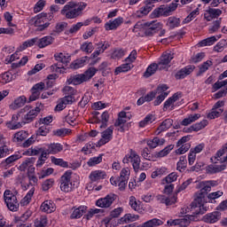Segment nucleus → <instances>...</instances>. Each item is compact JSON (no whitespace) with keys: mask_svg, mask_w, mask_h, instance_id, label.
<instances>
[{"mask_svg":"<svg viewBox=\"0 0 227 227\" xmlns=\"http://www.w3.org/2000/svg\"><path fill=\"white\" fill-rule=\"evenodd\" d=\"M89 178L92 183L100 182V180L107 178V174L104 170H94L90 174Z\"/></svg>","mask_w":227,"mask_h":227,"instance_id":"22","label":"nucleus"},{"mask_svg":"<svg viewBox=\"0 0 227 227\" xmlns=\"http://www.w3.org/2000/svg\"><path fill=\"white\" fill-rule=\"evenodd\" d=\"M60 191L62 192H72L75 189V183L72 181V170H67L60 177Z\"/></svg>","mask_w":227,"mask_h":227,"instance_id":"3","label":"nucleus"},{"mask_svg":"<svg viewBox=\"0 0 227 227\" xmlns=\"http://www.w3.org/2000/svg\"><path fill=\"white\" fill-rule=\"evenodd\" d=\"M40 107H35V109H31V106H25L24 108L20 110V114H21V120H23L24 125L26 123H31L38 116L40 113Z\"/></svg>","mask_w":227,"mask_h":227,"instance_id":"4","label":"nucleus"},{"mask_svg":"<svg viewBox=\"0 0 227 227\" xmlns=\"http://www.w3.org/2000/svg\"><path fill=\"white\" fill-rule=\"evenodd\" d=\"M47 226V216H41L39 219L35 221V227H46Z\"/></svg>","mask_w":227,"mask_h":227,"instance_id":"64","label":"nucleus"},{"mask_svg":"<svg viewBox=\"0 0 227 227\" xmlns=\"http://www.w3.org/2000/svg\"><path fill=\"white\" fill-rule=\"evenodd\" d=\"M123 164H129V162H131L133 166L134 171L137 173L141 168V157H139V154L132 149H130L129 153L125 155V157L122 160Z\"/></svg>","mask_w":227,"mask_h":227,"instance_id":"6","label":"nucleus"},{"mask_svg":"<svg viewBox=\"0 0 227 227\" xmlns=\"http://www.w3.org/2000/svg\"><path fill=\"white\" fill-rule=\"evenodd\" d=\"M20 159V155L19 154H13L4 160L0 166L1 168H4V169H8V168H12V165L14 164V162H17Z\"/></svg>","mask_w":227,"mask_h":227,"instance_id":"25","label":"nucleus"},{"mask_svg":"<svg viewBox=\"0 0 227 227\" xmlns=\"http://www.w3.org/2000/svg\"><path fill=\"white\" fill-rule=\"evenodd\" d=\"M144 27H145V36H153L159 29H162V23L157 20L147 21L144 23Z\"/></svg>","mask_w":227,"mask_h":227,"instance_id":"7","label":"nucleus"},{"mask_svg":"<svg viewBox=\"0 0 227 227\" xmlns=\"http://www.w3.org/2000/svg\"><path fill=\"white\" fill-rule=\"evenodd\" d=\"M187 167V159L185 158V156H181L179 159V161L177 162V171H180V173H182L183 169H185V168Z\"/></svg>","mask_w":227,"mask_h":227,"instance_id":"61","label":"nucleus"},{"mask_svg":"<svg viewBox=\"0 0 227 227\" xmlns=\"http://www.w3.org/2000/svg\"><path fill=\"white\" fill-rule=\"evenodd\" d=\"M200 192H202L207 196L210 191H212V187H215V181H202L199 184Z\"/></svg>","mask_w":227,"mask_h":227,"instance_id":"19","label":"nucleus"},{"mask_svg":"<svg viewBox=\"0 0 227 227\" xmlns=\"http://www.w3.org/2000/svg\"><path fill=\"white\" fill-rule=\"evenodd\" d=\"M123 24V18H117L113 21H108L105 24V29L106 31H113V29H116L120 27Z\"/></svg>","mask_w":227,"mask_h":227,"instance_id":"27","label":"nucleus"},{"mask_svg":"<svg viewBox=\"0 0 227 227\" xmlns=\"http://www.w3.org/2000/svg\"><path fill=\"white\" fill-rule=\"evenodd\" d=\"M35 164V158H27L19 167L20 171H26Z\"/></svg>","mask_w":227,"mask_h":227,"instance_id":"44","label":"nucleus"},{"mask_svg":"<svg viewBox=\"0 0 227 227\" xmlns=\"http://www.w3.org/2000/svg\"><path fill=\"white\" fill-rule=\"evenodd\" d=\"M132 67V64L126 62L115 68L114 74L118 75L119 74L129 72V70H131Z\"/></svg>","mask_w":227,"mask_h":227,"instance_id":"41","label":"nucleus"},{"mask_svg":"<svg viewBox=\"0 0 227 227\" xmlns=\"http://www.w3.org/2000/svg\"><path fill=\"white\" fill-rule=\"evenodd\" d=\"M226 152H227V144H225V145H223V147L222 150H219V151L216 153V154H215V156L214 158H211V160H213V162H214V160H215V164H217V160H218L219 162H221V159H223V158H221V157H223V155L224 153H226Z\"/></svg>","mask_w":227,"mask_h":227,"instance_id":"53","label":"nucleus"},{"mask_svg":"<svg viewBox=\"0 0 227 227\" xmlns=\"http://www.w3.org/2000/svg\"><path fill=\"white\" fill-rule=\"evenodd\" d=\"M4 203L11 210V212H17L19 210V200H17V195L13 193L12 191L5 190L4 192Z\"/></svg>","mask_w":227,"mask_h":227,"instance_id":"5","label":"nucleus"},{"mask_svg":"<svg viewBox=\"0 0 227 227\" xmlns=\"http://www.w3.org/2000/svg\"><path fill=\"white\" fill-rule=\"evenodd\" d=\"M27 98L24 96H20L16 98L12 105V109H19L26 105Z\"/></svg>","mask_w":227,"mask_h":227,"instance_id":"46","label":"nucleus"},{"mask_svg":"<svg viewBox=\"0 0 227 227\" xmlns=\"http://www.w3.org/2000/svg\"><path fill=\"white\" fill-rule=\"evenodd\" d=\"M129 120H130V117L127 116L125 111H121L118 114V119L114 122V127H120L118 130H120V132H125L123 125H125Z\"/></svg>","mask_w":227,"mask_h":227,"instance_id":"15","label":"nucleus"},{"mask_svg":"<svg viewBox=\"0 0 227 227\" xmlns=\"http://www.w3.org/2000/svg\"><path fill=\"white\" fill-rule=\"evenodd\" d=\"M51 162L55 164V166H60V168H68V162L65 161L63 159L51 157Z\"/></svg>","mask_w":227,"mask_h":227,"instance_id":"63","label":"nucleus"},{"mask_svg":"<svg viewBox=\"0 0 227 227\" xmlns=\"http://www.w3.org/2000/svg\"><path fill=\"white\" fill-rule=\"evenodd\" d=\"M212 65H214L212 63V60H207L206 62H204L202 65L200 66V71L197 75H201V74H205V72H207V70H208V68H210Z\"/></svg>","mask_w":227,"mask_h":227,"instance_id":"59","label":"nucleus"},{"mask_svg":"<svg viewBox=\"0 0 227 227\" xmlns=\"http://www.w3.org/2000/svg\"><path fill=\"white\" fill-rule=\"evenodd\" d=\"M207 125H208V121L203 120L200 122L192 125V129L193 132H200V130H203V129H205V127H207Z\"/></svg>","mask_w":227,"mask_h":227,"instance_id":"52","label":"nucleus"},{"mask_svg":"<svg viewBox=\"0 0 227 227\" xmlns=\"http://www.w3.org/2000/svg\"><path fill=\"white\" fill-rule=\"evenodd\" d=\"M48 150L50 154L56 155V153H59V152H63V145L59 143H53L48 145Z\"/></svg>","mask_w":227,"mask_h":227,"instance_id":"36","label":"nucleus"},{"mask_svg":"<svg viewBox=\"0 0 227 227\" xmlns=\"http://www.w3.org/2000/svg\"><path fill=\"white\" fill-rule=\"evenodd\" d=\"M167 26L169 27V29L178 27V26H180V18L169 17L167 20Z\"/></svg>","mask_w":227,"mask_h":227,"instance_id":"45","label":"nucleus"},{"mask_svg":"<svg viewBox=\"0 0 227 227\" xmlns=\"http://www.w3.org/2000/svg\"><path fill=\"white\" fill-rule=\"evenodd\" d=\"M38 45V37L32 38L30 40L25 41L19 48L18 51H26L27 47H33L35 44Z\"/></svg>","mask_w":227,"mask_h":227,"instance_id":"39","label":"nucleus"},{"mask_svg":"<svg viewBox=\"0 0 227 227\" xmlns=\"http://www.w3.org/2000/svg\"><path fill=\"white\" fill-rule=\"evenodd\" d=\"M82 82H86V80H84V75L82 74H71L67 79V84H74V86H79V84H82Z\"/></svg>","mask_w":227,"mask_h":227,"instance_id":"21","label":"nucleus"},{"mask_svg":"<svg viewBox=\"0 0 227 227\" xmlns=\"http://www.w3.org/2000/svg\"><path fill=\"white\" fill-rule=\"evenodd\" d=\"M191 221H198V217L194 215H189L183 218L176 219L171 223V226L187 227L191 224Z\"/></svg>","mask_w":227,"mask_h":227,"instance_id":"14","label":"nucleus"},{"mask_svg":"<svg viewBox=\"0 0 227 227\" xmlns=\"http://www.w3.org/2000/svg\"><path fill=\"white\" fill-rule=\"evenodd\" d=\"M88 59V57H82L80 59H76L71 64V68H74V70H77V68H82V67H84V63H86Z\"/></svg>","mask_w":227,"mask_h":227,"instance_id":"51","label":"nucleus"},{"mask_svg":"<svg viewBox=\"0 0 227 227\" xmlns=\"http://www.w3.org/2000/svg\"><path fill=\"white\" fill-rule=\"evenodd\" d=\"M117 196L114 193H110L104 198H101L96 201V207L100 208H109L113 203H114Z\"/></svg>","mask_w":227,"mask_h":227,"instance_id":"10","label":"nucleus"},{"mask_svg":"<svg viewBox=\"0 0 227 227\" xmlns=\"http://www.w3.org/2000/svg\"><path fill=\"white\" fill-rule=\"evenodd\" d=\"M173 148H175L174 145H169L166 146L164 149L156 153V157H166V155H168V153L171 152V150H173Z\"/></svg>","mask_w":227,"mask_h":227,"instance_id":"57","label":"nucleus"},{"mask_svg":"<svg viewBox=\"0 0 227 227\" xmlns=\"http://www.w3.org/2000/svg\"><path fill=\"white\" fill-rule=\"evenodd\" d=\"M54 58L56 61L62 63V65H67V63H70V55H68L67 53H55Z\"/></svg>","mask_w":227,"mask_h":227,"instance_id":"37","label":"nucleus"},{"mask_svg":"<svg viewBox=\"0 0 227 227\" xmlns=\"http://www.w3.org/2000/svg\"><path fill=\"white\" fill-rule=\"evenodd\" d=\"M194 68H196V67L192 65L186 66L176 74V79H185L187 75H191V74L194 72Z\"/></svg>","mask_w":227,"mask_h":227,"instance_id":"24","label":"nucleus"},{"mask_svg":"<svg viewBox=\"0 0 227 227\" xmlns=\"http://www.w3.org/2000/svg\"><path fill=\"white\" fill-rule=\"evenodd\" d=\"M93 43H83L81 46V51L87 52V54L93 52Z\"/></svg>","mask_w":227,"mask_h":227,"instance_id":"62","label":"nucleus"},{"mask_svg":"<svg viewBox=\"0 0 227 227\" xmlns=\"http://www.w3.org/2000/svg\"><path fill=\"white\" fill-rule=\"evenodd\" d=\"M226 169V165H209L206 171L209 173V175H215V173H221V171H224Z\"/></svg>","mask_w":227,"mask_h":227,"instance_id":"33","label":"nucleus"},{"mask_svg":"<svg viewBox=\"0 0 227 227\" xmlns=\"http://www.w3.org/2000/svg\"><path fill=\"white\" fill-rule=\"evenodd\" d=\"M40 210L45 214H52V212H56V204L52 200H44L40 207Z\"/></svg>","mask_w":227,"mask_h":227,"instance_id":"23","label":"nucleus"},{"mask_svg":"<svg viewBox=\"0 0 227 227\" xmlns=\"http://www.w3.org/2000/svg\"><path fill=\"white\" fill-rule=\"evenodd\" d=\"M204 223H207L208 224H214L217 223L221 219V212L214 211L211 213H207L203 216Z\"/></svg>","mask_w":227,"mask_h":227,"instance_id":"17","label":"nucleus"},{"mask_svg":"<svg viewBox=\"0 0 227 227\" xmlns=\"http://www.w3.org/2000/svg\"><path fill=\"white\" fill-rule=\"evenodd\" d=\"M29 136V133L26 130H20L13 135L12 141L13 143H22L26 141Z\"/></svg>","mask_w":227,"mask_h":227,"instance_id":"30","label":"nucleus"},{"mask_svg":"<svg viewBox=\"0 0 227 227\" xmlns=\"http://www.w3.org/2000/svg\"><path fill=\"white\" fill-rule=\"evenodd\" d=\"M45 90V83L39 82L33 86L32 95L29 97L30 102H35L37 98H40V93Z\"/></svg>","mask_w":227,"mask_h":227,"instance_id":"16","label":"nucleus"},{"mask_svg":"<svg viewBox=\"0 0 227 227\" xmlns=\"http://www.w3.org/2000/svg\"><path fill=\"white\" fill-rule=\"evenodd\" d=\"M33 194H35V190L31 189L27 195L20 200L21 207H26L31 203V199L33 198Z\"/></svg>","mask_w":227,"mask_h":227,"instance_id":"47","label":"nucleus"},{"mask_svg":"<svg viewBox=\"0 0 227 227\" xmlns=\"http://www.w3.org/2000/svg\"><path fill=\"white\" fill-rule=\"evenodd\" d=\"M75 4L74 2H68L61 10V15H65L66 19H77L79 13L75 9Z\"/></svg>","mask_w":227,"mask_h":227,"instance_id":"9","label":"nucleus"},{"mask_svg":"<svg viewBox=\"0 0 227 227\" xmlns=\"http://www.w3.org/2000/svg\"><path fill=\"white\" fill-rule=\"evenodd\" d=\"M177 178L178 175H176L175 172H172L162 180V184L163 185H166V184H173V182H176Z\"/></svg>","mask_w":227,"mask_h":227,"instance_id":"56","label":"nucleus"},{"mask_svg":"<svg viewBox=\"0 0 227 227\" xmlns=\"http://www.w3.org/2000/svg\"><path fill=\"white\" fill-rule=\"evenodd\" d=\"M53 19L54 15L42 12L30 19L28 23L30 24V26H35V27H37L36 31H45V29H47L49 26H51L49 20H52Z\"/></svg>","mask_w":227,"mask_h":227,"instance_id":"2","label":"nucleus"},{"mask_svg":"<svg viewBox=\"0 0 227 227\" xmlns=\"http://www.w3.org/2000/svg\"><path fill=\"white\" fill-rule=\"evenodd\" d=\"M207 203V195L202 192H196L194 194V200L192 202V211L195 215H203L208 210V207L205 206Z\"/></svg>","mask_w":227,"mask_h":227,"instance_id":"1","label":"nucleus"},{"mask_svg":"<svg viewBox=\"0 0 227 227\" xmlns=\"http://www.w3.org/2000/svg\"><path fill=\"white\" fill-rule=\"evenodd\" d=\"M20 118H22L20 112L12 114V120L6 122V127L10 130H18V129H22L24 127V121H19Z\"/></svg>","mask_w":227,"mask_h":227,"instance_id":"8","label":"nucleus"},{"mask_svg":"<svg viewBox=\"0 0 227 227\" xmlns=\"http://www.w3.org/2000/svg\"><path fill=\"white\" fill-rule=\"evenodd\" d=\"M114 130V128L113 126H110L106 130H104L101 133V138L96 145V146H104V145H107L111 139H113V132Z\"/></svg>","mask_w":227,"mask_h":227,"instance_id":"13","label":"nucleus"},{"mask_svg":"<svg viewBox=\"0 0 227 227\" xmlns=\"http://www.w3.org/2000/svg\"><path fill=\"white\" fill-rule=\"evenodd\" d=\"M217 42V37L211 36L207 39H204L199 43L200 47H207L210 45H214Z\"/></svg>","mask_w":227,"mask_h":227,"instance_id":"49","label":"nucleus"},{"mask_svg":"<svg viewBox=\"0 0 227 227\" xmlns=\"http://www.w3.org/2000/svg\"><path fill=\"white\" fill-rule=\"evenodd\" d=\"M53 43H54V37L51 35H47V36L42 37L41 39H37V46L39 47V49H43L48 45H52Z\"/></svg>","mask_w":227,"mask_h":227,"instance_id":"29","label":"nucleus"},{"mask_svg":"<svg viewBox=\"0 0 227 227\" xmlns=\"http://www.w3.org/2000/svg\"><path fill=\"white\" fill-rule=\"evenodd\" d=\"M74 102V97L66 96L60 99V102L56 106L55 111H63L67 107V106L72 104Z\"/></svg>","mask_w":227,"mask_h":227,"instance_id":"26","label":"nucleus"},{"mask_svg":"<svg viewBox=\"0 0 227 227\" xmlns=\"http://www.w3.org/2000/svg\"><path fill=\"white\" fill-rule=\"evenodd\" d=\"M97 72H98V70L95 67H90L89 69H87L82 74L85 82H88V81H90L93 78V76L95 75V74H97Z\"/></svg>","mask_w":227,"mask_h":227,"instance_id":"42","label":"nucleus"},{"mask_svg":"<svg viewBox=\"0 0 227 227\" xmlns=\"http://www.w3.org/2000/svg\"><path fill=\"white\" fill-rule=\"evenodd\" d=\"M176 8H178V4H176V2H173L168 7L161 5L160 8L154 11V15H156V17H160L162 15L168 17V15H171V12H175Z\"/></svg>","mask_w":227,"mask_h":227,"instance_id":"11","label":"nucleus"},{"mask_svg":"<svg viewBox=\"0 0 227 227\" xmlns=\"http://www.w3.org/2000/svg\"><path fill=\"white\" fill-rule=\"evenodd\" d=\"M182 98V93H175L172 97H170L168 100L165 101L164 106H163V111H168L169 107L171 109L175 108V102L180 100Z\"/></svg>","mask_w":227,"mask_h":227,"instance_id":"20","label":"nucleus"},{"mask_svg":"<svg viewBox=\"0 0 227 227\" xmlns=\"http://www.w3.org/2000/svg\"><path fill=\"white\" fill-rule=\"evenodd\" d=\"M200 118H201V114H191L187 118L182 121L181 125H183L184 127H187V125H191V123H194V121H198Z\"/></svg>","mask_w":227,"mask_h":227,"instance_id":"35","label":"nucleus"},{"mask_svg":"<svg viewBox=\"0 0 227 227\" xmlns=\"http://www.w3.org/2000/svg\"><path fill=\"white\" fill-rule=\"evenodd\" d=\"M158 68H159V64H155V63L151 64L144 74L145 77H152V75H153V74L157 72Z\"/></svg>","mask_w":227,"mask_h":227,"instance_id":"50","label":"nucleus"},{"mask_svg":"<svg viewBox=\"0 0 227 227\" xmlns=\"http://www.w3.org/2000/svg\"><path fill=\"white\" fill-rule=\"evenodd\" d=\"M164 223L160 219L153 218L149 220L142 224V227H156V226H162Z\"/></svg>","mask_w":227,"mask_h":227,"instance_id":"43","label":"nucleus"},{"mask_svg":"<svg viewBox=\"0 0 227 227\" xmlns=\"http://www.w3.org/2000/svg\"><path fill=\"white\" fill-rule=\"evenodd\" d=\"M129 206L136 212H139V210H141V206L139 205V201H137V200H136V197L134 196L129 197Z\"/></svg>","mask_w":227,"mask_h":227,"instance_id":"58","label":"nucleus"},{"mask_svg":"<svg viewBox=\"0 0 227 227\" xmlns=\"http://www.w3.org/2000/svg\"><path fill=\"white\" fill-rule=\"evenodd\" d=\"M153 4H151V2L148 0V3L136 12V16L139 18L145 17V15H148V13H150V11L153 10Z\"/></svg>","mask_w":227,"mask_h":227,"instance_id":"32","label":"nucleus"},{"mask_svg":"<svg viewBox=\"0 0 227 227\" xmlns=\"http://www.w3.org/2000/svg\"><path fill=\"white\" fill-rule=\"evenodd\" d=\"M157 201L160 203H162L163 205H166L167 207H171V205H175L176 203V196H169L167 197L165 195H157L156 196Z\"/></svg>","mask_w":227,"mask_h":227,"instance_id":"18","label":"nucleus"},{"mask_svg":"<svg viewBox=\"0 0 227 227\" xmlns=\"http://www.w3.org/2000/svg\"><path fill=\"white\" fill-rule=\"evenodd\" d=\"M127 51L123 49H117L114 50V52L112 53V59H121L123 56H125Z\"/></svg>","mask_w":227,"mask_h":227,"instance_id":"60","label":"nucleus"},{"mask_svg":"<svg viewBox=\"0 0 227 227\" xmlns=\"http://www.w3.org/2000/svg\"><path fill=\"white\" fill-rule=\"evenodd\" d=\"M137 219H139V215L126 214L121 218V223L122 224H129V223H134V221H137Z\"/></svg>","mask_w":227,"mask_h":227,"instance_id":"38","label":"nucleus"},{"mask_svg":"<svg viewBox=\"0 0 227 227\" xmlns=\"http://www.w3.org/2000/svg\"><path fill=\"white\" fill-rule=\"evenodd\" d=\"M96 45H97V47H101V49L97 48V51H95L91 54L92 59L98 58V56H100V54H102L105 51H107V49H109V47L111 46V44H109L107 42H105V43L99 42Z\"/></svg>","mask_w":227,"mask_h":227,"instance_id":"28","label":"nucleus"},{"mask_svg":"<svg viewBox=\"0 0 227 227\" xmlns=\"http://www.w3.org/2000/svg\"><path fill=\"white\" fill-rule=\"evenodd\" d=\"M103 157L104 154H99L97 157L90 158L87 161V165L89 166V168H93V166H97L98 164H100V162H102Z\"/></svg>","mask_w":227,"mask_h":227,"instance_id":"48","label":"nucleus"},{"mask_svg":"<svg viewBox=\"0 0 227 227\" xmlns=\"http://www.w3.org/2000/svg\"><path fill=\"white\" fill-rule=\"evenodd\" d=\"M88 207L86 206H80L74 209L73 213L71 214V219H81L82 215H84V213L87 212Z\"/></svg>","mask_w":227,"mask_h":227,"instance_id":"31","label":"nucleus"},{"mask_svg":"<svg viewBox=\"0 0 227 227\" xmlns=\"http://www.w3.org/2000/svg\"><path fill=\"white\" fill-rule=\"evenodd\" d=\"M164 143H166V139L159 138V137L147 140V145L149 148H157V146H162Z\"/></svg>","mask_w":227,"mask_h":227,"instance_id":"34","label":"nucleus"},{"mask_svg":"<svg viewBox=\"0 0 227 227\" xmlns=\"http://www.w3.org/2000/svg\"><path fill=\"white\" fill-rule=\"evenodd\" d=\"M12 79H13V74L10 72H5L1 74L0 82H2V84H8V82H11Z\"/></svg>","mask_w":227,"mask_h":227,"instance_id":"55","label":"nucleus"},{"mask_svg":"<svg viewBox=\"0 0 227 227\" xmlns=\"http://www.w3.org/2000/svg\"><path fill=\"white\" fill-rule=\"evenodd\" d=\"M175 58L171 52H164L158 62L159 70H166L169 68L171 60Z\"/></svg>","mask_w":227,"mask_h":227,"instance_id":"12","label":"nucleus"},{"mask_svg":"<svg viewBox=\"0 0 227 227\" xmlns=\"http://www.w3.org/2000/svg\"><path fill=\"white\" fill-rule=\"evenodd\" d=\"M223 192L222 191H217L211 192L207 195V200L209 203H215V200H218V198H221L223 196Z\"/></svg>","mask_w":227,"mask_h":227,"instance_id":"54","label":"nucleus"},{"mask_svg":"<svg viewBox=\"0 0 227 227\" xmlns=\"http://www.w3.org/2000/svg\"><path fill=\"white\" fill-rule=\"evenodd\" d=\"M172 125H173V120L166 119L158 127V131H159L158 134H160V132H164L165 130H168V129H171Z\"/></svg>","mask_w":227,"mask_h":227,"instance_id":"40","label":"nucleus"}]
</instances>
